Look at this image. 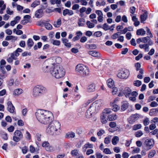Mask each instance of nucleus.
I'll use <instances>...</instances> for the list:
<instances>
[{
  "mask_svg": "<svg viewBox=\"0 0 158 158\" xmlns=\"http://www.w3.org/2000/svg\"><path fill=\"white\" fill-rule=\"evenodd\" d=\"M44 70L45 72L50 70L52 76L57 79L62 77L65 74V70L62 67L58 65L55 66L53 64H50L44 67Z\"/></svg>",
  "mask_w": 158,
  "mask_h": 158,
  "instance_id": "nucleus-1",
  "label": "nucleus"
},
{
  "mask_svg": "<svg viewBox=\"0 0 158 158\" xmlns=\"http://www.w3.org/2000/svg\"><path fill=\"white\" fill-rule=\"evenodd\" d=\"M35 115L38 121L45 124L48 123L53 118V115L51 112L43 110H38Z\"/></svg>",
  "mask_w": 158,
  "mask_h": 158,
  "instance_id": "nucleus-2",
  "label": "nucleus"
},
{
  "mask_svg": "<svg viewBox=\"0 0 158 158\" xmlns=\"http://www.w3.org/2000/svg\"><path fill=\"white\" fill-rule=\"evenodd\" d=\"M60 124L56 121H54L50 123L46 129L47 133L50 135L59 134L60 133Z\"/></svg>",
  "mask_w": 158,
  "mask_h": 158,
  "instance_id": "nucleus-3",
  "label": "nucleus"
},
{
  "mask_svg": "<svg viewBox=\"0 0 158 158\" xmlns=\"http://www.w3.org/2000/svg\"><path fill=\"white\" fill-rule=\"evenodd\" d=\"M102 102L101 100L95 101L91 105L85 113V116L87 118H90L99 109L101 106Z\"/></svg>",
  "mask_w": 158,
  "mask_h": 158,
  "instance_id": "nucleus-4",
  "label": "nucleus"
},
{
  "mask_svg": "<svg viewBox=\"0 0 158 158\" xmlns=\"http://www.w3.org/2000/svg\"><path fill=\"white\" fill-rule=\"evenodd\" d=\"M47 92L46 89L41 85H37L33 88L32 96L34 98H38Z\"/></svg>",
  "mask_w": 158,
  "mask_h": 158,
  "instance_id": "nucleus-5",
  "label": "nucleus"
},
{
  "mask_svg": "<svg viewBox=\"0 0 158 158\" xmlns=\"http://www.w3.org/2000/svg\"><path fill=\"white\" fill-rule=\"evenodd\" d=\"M75 70L76 72L80 73L83 77L88 76L89 74L88 67L81 64H79L76 66Z\"/></svg>",
  "mask_w": 158,
  "mask_h": 158,
  "instance_id": "nucleus-6",
  "label": "nucleus"
},
{
  "mask_svg": "<svg viewBox=\"0 0 158 158\" xmlns=\"http://www.w3.org/2000/svg\"><path fill=\"white\" fill-rule=\"evenodd\" d=\"M130 75L129 70L126 69H122L119 72L117 75L118 77L122 79H127Z\"/></svg>",
  "mask_w": 158,
  "mask_h": 158,
  "instance_id": "nucleus-7",
  "label": "nucleus"
},
{
  "mask_svg": "<svg viewBox=\"0 0 158 158\" xmlns=\"http://www.w3.org/2000/svg\"><path fill=\"white\" fill-rule=\"evenodd\" d=\"M154 145V140L151 139H146L144 143V146L146 150H148L151 149L153 147Z\"/></svg>",
  "mask_w": 158,
  "mask_h": 158,
  "instance_id": "nucleus-8",
  "label": "nucleus"
},
{
  "mask_svg": "<svg viewBox=\"0 0 158 158\" xmlns=\"http://www.w3.org/2000/svg\"><path fill=\"white\" fill-rule=\"evenodd\" d=\"M23 137V135L21 131L19 130H16L14 133L13 139L15 142L19 141Z\"/></svg>",
  "mask_w": 158,
  "mask_h": 158,
  "instance_id": "nucleus-9",
  "label": "nucleus"
},
{
  "mask_svg": "<svg viewBox=\"0 0 158 158\" xmlns=\"http://www.w3.org/2000/svg\"><path fill=\"white\" fill-rule=\"evenodd\" d=\"M150 37L147 36L142 38V42L144 43H147L150 45H152L153 44V42L150 39Z\"/></svg>",
  "mask_w": 158,
  "mask_h": 158,
  "instance_id": "nucleus-10",
  "label": "nucleus"
},
{
  "mask_svg": "<svg viewBox=\"0 0 158 158\" xmlns=\"http://www.w3.org/2000/svg\"><path fill=\"white\" fill-rule=\"evenodd\" d=\"M7 110L8 111L11 113H14L15 112V108L12 103L11 102L9 101L7 102Z\"/></svg>",
  "mask_w": 158,
  "mask_h": 158,
  "instance_id": "nucleus-11",
  "label": "nucleus"
},
{
  "mask_svg": "<svg viewBox=\"0 0 158 158\" xmlns=\"http://www.w3.org/2000/svg\"><path fill=\"white\" fill-rule=\"evenodd\" d=\"M74 13L73 10L67 9H65L63 10V15L65 16L67 15L71 16L73 15Z\"/></svg>",
  "mask_w": 158,
  "mask_h": 158,
  "instance_id": "nucleus-12",
  "label": "nucleus"
},
{
  "mask_svg": "<svg viewBox=\"0 0 158 158\" xmlns=\"http://www.w3.org/2000/svg\"><path fill=\"white\" fill-rule=\"evenodd\" d=\"M88 53L90 55L95 57H99L100 56V54L99 52L95 51H89Z\"/></svg>",
  "mask_w": 158,
  "mask_h": 158,
  "instance_id": "nucleus-13",
  "label": "nucleus"
},
{
  "mask_svg": "<svg viewBox=\"0 0 158 158\" xmlns=\"http://www.w3.org/2000/svg\"><path fill=\"white\" fill-rule=\"evenodd\" d=\"M6 8V5L4 4V2L2 0H0V14L3 13L4 10Z\"/></svg>",
  "mask_w": 158,
  "mask_h": 158,
  "instance_id": "nucleus-14",
  "label": "nucleus"
},
{
  "mask_svg": "<svg viewBox=\"0 0 158 158\" xmlns=\"http://www.w3.org/2000/svg\"><path fill=\"white\" fill-rule=\"evenodd\" d=\"M43 15L42 9H40L36 10L35 13V16L36 18L41 17Z\"/></svg>",
  "mask_w": 158,
  "mask_h": 158,
  "instance_id": "nucleus-15",
  "label": "nucleus"
},
{
  "mask_svg": "<svg viewBox=\"0 0 158 158\" xmlns=\"http://www.w3.org/2000/svg\"><path fill=\"white\" fill-rule=\"evenodd\" d=\"M129 103L127 101H124L122 103L121 109L123 111H125L128 107Z\"/></svg>",
  "mask_w": 158,
  "mask_h": 158,
  "instance_id": "nucleus-16",
  "label": "nucleus"
},
{
  "mask_svg": "<svg viewBox=\"0 0 158 158\" xmlns=\"http://www.w3.org/2000/svg\"><path fill=\"white\" fill-rule=\"evenodd\" d=\"M149 46L148 44H140L139 45V47L141 48H143L145 52H148L149 50Z\"/></svg>",
  "mask_w": 158,
  "mask_h": 158,
  "instance_id": "nucleus-17",
  "label": "nucleus"
},
{
  "mask_svg": "<svg viewBox=\"0 0 158 158\" xmlns=\"http://www.w3.org/2000/svg\"><path fill=\"white\" fill-rule=\"evenodd\" d=\"M107 118L110 121H114L117 119V116L115 114H112L109 115Z\"/></svg>",
  "mask_w": 158,
  "mask_h": 158,
  "instance_id": "nucleus-18",
  "label": "nucleus"
},
{
  "mask_svg": "<svg viewBox=\"0 0 158 158\" xmlns=\"http://www.w3.org/2000/svg\"><path fill=\"white\" fill-rule=\"evenodd\" d=\"M23 92V90L19 88L15 89L13 92V95L15 96H18Z\"/></svg>",
  "mask_w": 158,
  "mask_h": 158,
  "instance_id": "nucleus-19",
  "label": "nucleus"
},
{
  "mask_svg": "<svg viewBox=\"0 0 158 158\" xmlns=\"http://www.w3.org/2000/svg\"><path fill=\"white\" fill-rule=\"evenodd\" d=\"M135 66L137 71H139L140 73L143 74V70L142 69H140L141 64L139 63H137L135 64Z\"/></svg>",
  "mask_w": 158,
  "mask_h": 158,
  "instance_id": "nucleus-20",
  "label": "nucleus"
},
{
  "mask_svg": "<svg viewBox=\"0 0 158 158\" xmlns=\"http://www.w3.org/2000/svg\"><path fill=\"white\" fill-rule=\"evenodd\" d=\"M95 90V86L94 84L89 85L87 87L88 91L89 92L94 91Z\"/></svg>",
  "mask_w": 158,
  "mask_h": 158,
  "instance_id": "nucleus-21",
  "label": "nucleus"
},
{
  "mask_svg": "<svg viewBox=\"0 0 158 158\" xmlns=\"http://www.w3.org/2000/svg\"><path fill=\"white\" fill-rule=\"evenodd\" d=\"M57 150V147L56 146H52L49 145L48 148H46V150L50 152H52Z\"/></svg>",
  "mask_w": 158,
  "mask_h": 158,
  "instance_id": "nucleus-22",
  "label": "nucleus"
},
{
  "mask_svg": "<svg viewBox=\"0 0 158 158\" xmlns=\"http://www.w3.org/2000/svg\"><path fill=\"white\" fill-rule=\"evenodd\" d=\"M110 105L112 108V110L114 112H117L120 109V107L116 104L110 103Z\"/></svg>",
  "mask_w": 158,
  "mask_h": 158,
  "instance_id": "nucleus-23",
  "label": "nucleus"
},
{
  "mask_svg": "<svg viewBox=\"0 0 158 158\" xmlns=\"http://www.w3.org/2000/svg\"><path fill=\"white\" fill-rule=\"evenodd\" d=\"M107 86L110 88L114 86V81L112 79H108L107 81Z\"/></svg>",
  "mask_w": 158,
  "mask_h": 158,
  "instance_id": "nucleus-24",
  "label": "nucleus"
},
{
  "mask_svg": "<svg viewBox=\"0 0 158 158\" xmlns=\"http://www.w3.org/2000/svg\"><path fill=\"white\" fill-rule=\"evenodd\" d=\"M131 92V89L129 88L126 87L125 89L124 94L127 98L129 96H130Z\"/></svg>",
  "mask_w": 158,
  "mask_h": 158,
  "instance_id": "nucleus-25",
  "label": "nucleus"
},
{
  "mask_svg": "<svg viewBox=\"0 0 158 158\" xmlns=\"http://www.w3.org/2000/svg\"><path fill=\"white\" fill-rule=\"evenodd\" d=\"M107 115L104 114L102 113L101 115L100 118L102 123V124H105L107 122V120L106 118Z\"/></svg>",
  "mask_w": 158,
  "mask_h": 158,
  "instance_id": "nucleus-26",
  "label": "nucleus"
},
{
  "mask_svg": "<svg viewBox=\"0 0 158 158\" xmlns=\"http://www.w3.org/2000/svg\"><path fill=\"white\" fill-rule=\"evenodd\" d=\"M93 145L89 143L85 144L83 147V151L85 152L87 149L88 148H93Z\"/></svg>",
  "mask_w": 158,
  "mask_h": 158,
  "instance_id": "nucleus-27",
  "label": "nucleus"
},
{
  "mask_svg": "<svg viewBox=\"0 0 158 158\" xmlns=\"http://www.w3.org/2000/svg\"><path fill=\"white\" fill-rule=\"evenodd\" d=\"M61 18H59L56 21L54 22L53 25L56 27H58L61 25Z\"/></svg>",
  "mask_w": 158,
  "mask_h": 158,
  "instance_id": "nucleus-28",
  "label": "nucleus"
},
{
  "mask_svg": "<svg viewBox=\"0 0 158 158\" xmlns=\"http://www.w3.org/2000/svg\"><path fill=\"white\" fill-rule=\"evenodd\" d=\"M146 34V31L143 29H139L137 30L136 34L138 35H144Z\"/></svg>",
  "mask_w": 158,
  "mask_h": 158,
  "instance_id": "nucleus-29",
  "label": "nucleus"
},
{
  "mask_svg": "<svg viewBox=\"0 0 158 158\" xmlns=\"http://www.w3.org/2000/svg\"><path fill=\"white\" fill-rule=\"evenodd\" d=\"M17 38L16 37L13 35H9L7 36H6L5 40H12V41H15L17 40Z\"/></svg>",
  "mask_w": 158,
  "mask_h": 158,
  "instance_id": "nucleus-30",
  "label": "nucleus"
},
{
  "mask_svg": "<svg viewBox=\"0 0 158 158\" xmlns=\"http://www.w3.org/2000/svg\"><path fill=\"white\" fill-rule=\"evenodd\" d=\"M148 14L147 12H145L143 14L140 15L141 22L144 21L147 18Z\"/></svg>",
  "mask_w": 158,
  "mask_h": 158,
  "instance_id": "nucleus-31",
  "label": "nucleus"
},
{
  "mask_svg": "<svg viewBox=\"0 0 158 158\" xmlns=\"http://www.w3.org/2000/svg\"><path fill=\"white\" fill-rule=\"evenodd\" d=\"M119 138L117 136H114L112 139V143L114 145L117 144L119 141Z\"/></svg>",
  "mask_w": 158,
  "mask_h": 158,
  "instance_id": "nucleus-32",
  "label": "nucleus"
},
{
  "mask_svg": "<svg viewBox=\"0 0 158 158\" xmlns=\"http://www.w3.org/2000/svg\"><path fill=\"white\" fill-rule=\"evenodd\" d=\"M34 44L33 40L31 39H29L27 42V44L30 48Z\"/></svg>",
  "mask_w": 158,
  "mask_h": 158,
  "instance_id": "nucleus-33",
  "label": "nucleus"
},
{
  "mask_svg": "<svg viewBox=\"0 0 158 158\" xmlns=\"http://www.w3.org/2000/svg\"><path fill=\"white\" fill-rule=\"evenodd\" d=\"M156 151L154 150H151L148 154V158H152L153 157L155 154H156Z\"/></svg>",
  "mask_w": 158,
  "mask_h": 158,
  "instance_id": "nucleus-34",
  "label": "nucleus"
},
{
  "mask_svg": "<svg viewBox=\"0 0 158 158\" xmlns=\"http://www.w3.org/2000/svg\"><path fill=\"white\" fill-rule=\"evenodd\" d=\"M84 19L82 18H80L78 19V25L80 27L84 26Z\"/></svg>",
  "mask_w": 158,
  "mask_h": 158,
  "instance_id": "nucleus-35",
  "label": "nucleus"
},
{
  "mask_svg": "<svg viewBox=\"0 0 158 158\" xmlns=\"http://www.w3.org/2000/svg\"><path fill=\"white\" fill-rule=\"evenodd\" d=\"M2 73L0 74V79L2 80L7 77L6 73L5 70H3Z\"/></svg>",
  "mask_w": 158,
  "mask_h": 158,
  "instance_id": "nucleus-36",
  "label": "nucleus"
},
{
  "mask_svg": "<svg viewBox=\"0 0 158 158\" xmlns=\"http://www.w3.org/2000/svg\"><path fill=\"white\" fill-rule=\"evenodd\" d=\"M112 110L110 108H106L105 109L102 113L104 114H110L112 112Z\"/></svg>",
  "mask_w": 158,
  "mask_h": 158,
  "instance_id": "nucleus-37",
  "label": "nucleus"
},
{
  "mask_svg": "<svg viewBox=\"0 0 158 158\" xmlns=\"http://www.w3.org/2000/svg\"><path fill=\"white\" fill-rule=\"evenodd\" d=\"M66 136L68 138H73L75 136V134L73 132H70L66 134Z\"/></svg>",
  "mask_w": 158,
  "mask_h": 158,
  "instance_id": "nucleus-38",
  "label": "nucleus"
},
{
  "mask_svg": "<svg viewBox=\"0 0 158 158\" xmlns=\"http://www.w3.org/2000/svg\"><path fill=\"white\" fill-rule=\"evenodd\" d=\"M141 125L140 124H135L133 126L132 129L134 131L136 130L141 128Z\"/></svg>",
  "mask_w": 158,
  "mask_h": 158,
  "instance_id": "nucleus-39",
  "label": "nucleus"
},
{
  "mask_svg": "<svg viewBox=\"0 0 158 158\" xmlns=\"http://www.w3.org/2000/svg\"><path fill=\"white\" fill-rule=\"evenodd\" d=\"M44 26L45 28L48 30H51L52 28V25L49 23H45Z\"/></svg>",
  "mask_w": 158,
  "mask_h": 158,
  "instance_id": "nucleus-40",
  "label": "nucleus"
},
{
  "mask_svg": "<svg viewBox=\"0 0 158 158\" xmlns=\"http://www.w3.org/2000/svg\"><path fill=\"white\" fill-rule=\"evenodd\" d=\"M143 133L142 131L140 130H139L137 131L135 133V135L137 137H139L142 135Z\"/></svg>",
  "mask_w": 158,
  "mask_h": 158,
  "instance_id": "nucleus-41",
  "label": "nucleus"
},
{
  "mask_svg": "<svg viewBox=\"0 0 158 158\" xmlns=\"http://www.w3.org/2000/svg\"><path fill=\"white\" fill-rule=\"evenodd\" d=\"M51 43L53 45L56 46H59L60 43V41L56 40H52Z\"/></svg>",
  "mask_w": 158,
  "mask_h": 158,
  "instance_id": "nucleus-42",
  "label": "nucleus"
},
{
  "mask_svg": "<svg viewBox=\"0 0 158 158\" xmlns=\"http://www.w3.org/2000/svg\"><path fill=\"white\" fill-rule=\"evenodd\" d=\"M86 24L88 27L89 28H93L94 27V25L93 23L90 22L89 21H87Z\"/></svg>",
  "mask_w": 158,
  "mask_h": 158,
  "instance_id": "nucleus-43",
  "label": "nucleus"
},
{
  "mask_svg": "<svg viewBox=\"0 0 158 158\" xmlns=\"http://www.w3.org/2000/svg\"><path fill=\"white\" fill-rule=\"evenodd\" d=\"M142 84L141 81L139 80H136L134 81V85L135 86L139 87Z\"/></svg>",
  "mask_w": 158,
  "mask_h": 158,
  "instance_id": "nucleus-44",
  "label": "nucleus"
},
{
  "mask_svg": "<svg viewBox=\"0 0 158 158\" xmlns=\"http://www.w3.org/2000/svg\"><path fill=\"white\" fill-rule=\"evenodd\" d=\"M40 4V2L37 1H35L33 2L31 5V6L32 7H35L37 5H39Z\"/></svg>",
  "mask_w": 158,
  "mask_h": 158,
  "instance_id": "nucleus-45",
  "label": "nucleus"
},
{
  "mask_svg": "<svg viewBox=\"0 0 158 158\" xmlns=\"http://www.w3.org/2000/svg\"><path fill=\"white\" fill-rule=\"evenodd\" d=\"M146 30L147 32V35H149L150 37L152 38L153 37V35L150 31V29L148 27H146Z\"/></svg>",
  "mask_w": 158,
  "mask_h": 158,
  "instance_id": "nucleus-46",
  "label": "nucleus"
},
{
  "mask_svg": "<svg viewBox=\"0 0 158 158\" xmlns=\"http://www.w3.org/2000/svg\"><path fill=\"white\" fill-rule=\"evenodd\" d=\"M71 155L74 156H77L78 153V151L77 150H74L71 152Z\"/></svg>",
  "mask_w": 158,
  "mask_h": 158,
  "instance_id": "nucleus-47",
  "label": "nucleus"
},
{
  "mask_svg": "<svg viewBox=\"0 0 158 158\" xmlns=\"http://www.w3.org/2000/svg\"><path fill=\"white\" fill-rule=\"evenodd\" d=\"M150 123V121L148 118H146L143 121V123L145 126L148 125Z\"/></svg>",
  "mask_w": 158,
  "mask_h": 158,
  "instance_id": "nucleus-48",
  "label": "nucleus"
},
{
  "mask_svg": "<svg viewBox=\"0 0 158 158\" xmlns=\"http://www.w3.org/2000/svg\"><path fill=\"white\" fill-rule=\"evenodd\" d=\"M109 126L111 128H114L116 127V123L114 122H111L109 123Z\"/></svg>",
  "mask_w": 158,
  "mask_h": 158,
  "instance_id": "nucleus-49",
  "label": "nucleus"
},
{
  "mask_svg": "<svg viewBox=\"0 0 158 158\" xmlns=\"http://www.w3.org/2000/svg\"><path fill=\"white\" fill-rule=\"evenodd\" d=\"M112 88V93L113 95H115L116 94V93H117L118 91V89L116 87H114V86Z\"/></svg>",
  "mask_w": 158,
  "mask_h": 158,
  "instance_id": "nucleus-50",
  "label": "nucleus"
},
{
  "mask_svg": "<svg viewBox=\"0 0 158 158\" xmlns=\"http://www.w3.org/2000/svg\"><path fill=\"white\" fill-rule=\"evenodd\" d=\"M120 32H118L114 34L111 37V38L113 39H115L118 38L119 35L118 34Z\"/></svg>",
  "mask_w": 158,
  "mask_h": 158,
  "instance_id": "nucleus-51",
  "label": "nucleus"
},
{
  "mask_svg": "<svg viewBox=\"0 0 158 158\" xmlns=\"http://www.w3.org/2000/svg\"><path fill=\"white\" fill-rule=\"evenodd\" d=\"M49 145V143L48 142L46 141L44 142L42 144V147L45 148L46 150V148H48Z\"/></svg>",
  "mask_w": 158,
  "mask_h": 158,
  "instance_id": "nucleus-52",
  "label": "nucleus"
},
{
  "mask_svg": "<svg viewBox=\"0 0 158 158\" xmlns=\"http://www.w3.org/2000/svg\"><path fill=\"white\" fill-rule=\"evenodd\" d=\"M102 28L105 31H107L110 29L108 25L106 23H105L103 24Z\"/></svg>",
  "mask_w": 158,
  "mask_h": 158,
  "instance_id": "nucleus-53",
  "label": "nucleus"
},
{
  "mask_svg": "<svg viewBox=\"0 0 158 158\" xmlns=\"http://www.w3.org/2000/svg\"><path fill=\"white\" fill-rule=\"evenodd\" d=\"M150 106L151 107H156L158 106V104L155 101H153L150 104Z\"/></svg>",
  "mask_w": 158,
  "mask_h": 158,
  "instance_id": "nucleus-54",
  "label": "nucleus"
},
{
  "mask_svg": "<svg viewBox=\"0 0 158 158\" xmlns=\"http://www.w3.org/2000/svg\"><path fill=\"white\" fill-rule=\"evenodd\" d=\"M110 138L109 137L105 138L104 140L105 143L106 144H109L110 142Z\"/></svg>",
  "mask_w": 158,
  "mask_h": 158,
  "instance_id": "nucleus-55",
  "label": "nucleus"
},
{
  "mask_svg": "<svg viewBox=\"0 0 158 158\" xmlns=\"http://www.w3.org/2000/svg\"><path fill=\"white\" fill-rule=\"evenodd\" d=\"M158 112V108L156 109H153L150 110L149 114L150 115H152V114L153 112V114L154 113Z\"/></svg>",
  "mask_w": 158,
  "mask_h": 158,
  "instance_id": "nucleus-56",
  "label": "nucleus"
},
{
  "mask_svg": "<svg viewBox=\"0 0 158 158\" xmlns=\"http://www.w3.org/2000/svg\"><path fill=\"white\" fill-rule=\"evenodd\" d=\"M102 35V32L101 31H97L94 33V35L96 37H100Z\"/></svg>",
  "mask_w": 158,
  "mask_h": 158,
  "instance_id": "nucleus-57",
  "label": "nucleus"
},
{
  "mask_svg": "<svg viewBox=\"0 0 158 158\" xmlns=\"http://www.w3.org/2000/svg\"><path fill=\"white\" fill-rule=\"evenodd\" d=\"M6 13L7 14L12 15L13 14L14 12L13 11L11 10L9 8L7 7L6 9Z\"/></svg>",
  "mask_w": 158,
  "mask_h": 158,
  "instance_id": "nucleus-58",
  "label": "nucleus"
},
{
  "mask_svg": "<svg viewBox=\"0 0 158 158\" xmlns=\"http://www.w3.org/2000/svg\"><path fill=\"white\" fill-rule=\"evenodd\" d=\"M103 152L106 154H111V152L110 150L108 148H106L104 149Z\"/></svg>",
  "mask_w": 158,
  "mask_h": 158,
  "instance_id": "nucleus-59",
  "label": "nucleus"
},
{
  "mask_svg": "<svg viewBox=\"0 0 158 158\" xmlns=\"http://www.w3.org/2000/svg\"><path fill=\"white\" fill-rule=\"evenodd\" d=\"M128 98H129V99L130 100L133 102H135L136 101V98L135 96H128Z\"/></svg>",
  "mask_w": 158,
  "mask_h": 158,
  "instance_id": "nucleus-60",
  "label": "nucleus"
},
{
  "mask_svg": "<svg viewBox=\"0 0 158 158\" xmlns=\"http://www.w3.org/2000/svg\"><path fill=\"white\" fill-rule=\"evenodd\" d=\"M79 8V6L78 4H75L72 6V9L73 10H75L78 9Z\"/></svg>",
  "mask_w": 158,
  "mask_h": 158,
  "instance_id": "nucleus-61",
  "label": "nucleus"
},
{
  "mask_svg": "<svg viewBox=\"0 0 158 158\" xmlns=\"http://www.w3.org/2000/svg\"><path fill=\"white\" fill-rule=\"evenodd\" d=\"M138 117V115L135 114L131 116V118L133 121L135 122L137 119Z\"/></svg>",
  "mask_w": 158,
  "mask_h": 158,
  "instance_id": "nucleus-62",
  "label": "nucleus"
},
{
  "mask_svg": "<svg viewBox=\"0 0 158 158\" xmlns=\"http://www.w3.org/2000/svg\"><path fill=\"white\" fill-rule=\"evenodd\" d=\"M5 31L6 33L8 35H10L12 33V31L9 29H6Z\"/></svg>",
  "mask_w": 158,
  "mask_h": 158,
  "instance_id": "nucleus-63",
  "label": "nucleus"
},
{
  "mask_svg": "<svg viewBox=\"0 0 158 158\" xmlns=\"http://www.w3.org/2000/svg\"><path fill=\"white\" fill-rule=\"evenodd\" d=\"M129 156L128 153L124 152L122 154V157L123 158H128Z\"/></svg>",
  "mask_w": 158,
  "mask_h": 158,
  "instance_id": "nucleus-64",
  "label": "nucleus"
}]
</instances>
